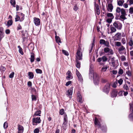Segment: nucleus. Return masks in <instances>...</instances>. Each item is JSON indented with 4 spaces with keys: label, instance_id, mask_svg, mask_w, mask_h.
<instances>
[{
    "label": "nucleus",
    "instance_id": "79ce46f5",
    "mask_svg": "<svg viewBox=\"0 0 133 133\" xmlns=\"http://www.w3.org/2000/svg\"><path fill=\"white\" fill-rule=\"evenodd\" d=\"M121 9L119 7H117L116 9V12L117 13H119L121 11Z\"/></svg>",
    "mask_w": 133,
    "mask_h": 133
},
{
    "label": "nucleus",
    "instance_id": "c85d7f7f",
    "mask_svg": "<svg viewBox=\"0 0 133 133\" xmlns=\"http://www.w3.org/2000/svg\"><path fill=\"white\" fill-rule=\"evenodd\" d=\"M128 44L130 46H132L133 45V41L131 38H130L128 42Z\"/></svg>",
    "mask_w": 133,
    "mask_h": 133
},
{
    "label": "nucleus",
    "instance_id": "0eeeda50",
    "mask_svg": "<svg viewBox=\"0 0 133 133\" xmlns=\"http://www.w3.org/2000/svg\"><path fill=\"white\" fill-rule=\"evenodd\" d=\"M41 121V120L39 117L33 118L32 119L33 125H36L37 123H40Z\"/></svg>",
    "mask_w": 133,
    "mask_h": 133
},
{
    "label": "nucleus",
    "instance_id": "e2e57ef3",
    "mask_svg": "<svg viewBox=\"0 0 133 133\" xmlns=\"http://www.w3.org/2000/svg\"><path fill=\"white\" fill-rule=\"evenodd\" d=\"M71 83V81H69L67 82L66 83L65 85L66 86H68L70 85Z\"/></svg>",
    "mask_w": 133,
    "mask_h": 133
},
{
    "label": "nucleus",
    "instance_id": "09e8293b",
    "mask_svg": "<svg viewBox=\"0 0 133 133\" xmlns=\"http://www.w3.org/2000/svg\"><path fill=\"white\" fill-rule=\"evenodd\" d=\"M121 42L123 45L125 44L126 43V41L124 38H123L122 39Z\"/></svg>",
    "mask_w": 133,
    "mask_h": 133
},
{
    "label": "nucleus",
    "instance_id": "4468645a",
    "mask_svg": "<svg viewBox=\"0 0 133 133\" xmlns=\"http://www.w3.org/2000/svg\"><path fill=\"white\" fill-rule=\"evenodd\" d=\"M18 132L17 133H23L24 131L23 127L19 124L18 125Z\"/></svg>",
    "mask_w": 133,
    "mask_h": 133
},
{
    "label": "nucleus",
    "instance_id": "6e6d98bb",
    "mask_svg": "<svg viewBox=\"0 0 133 133\" xmlns=\"http://www.w3.org/2000/svg\"><path fill=\"white\" fill-rule=\"evenodd\" d=\"M78 9V7L77 6V5H75L73 8V9L74 10L76 11H77Z\"/></svg>",
    "mask_w": 133,
    "mask_h": 133
},
{
    "label": "nucleus",
    "instance_id": "49530a36",
    "mask_svg": "<svg viewBox=\"0 0 133 133\" xmlns=\"http://www.w3.org/2000/svg\"><path fill=\"white\" fill-rule=\"evenodd\" d=\"M124 89L126 90H129V88L127 84H125L124 85L123 87Z\"/></svg>",
    "mask_w": 133,
    "mask_h": 133
},
{
    "label": "nucleus",
    "instance_id": "e433bc0d",
    "mask_svg": "<svg viewBox=\"0 0 133 133\" xmlns=\"http://www.w3.org/2000/svg\"><path fill=\"white\" fill-rule=\"evenodd\" d=\"M32 101H36L37 100V97L35 95H31Z\"/></svg>",
    "mask_w": 133,
    "mask_h": 133
},
{
    "label": "nucleus",
    "instance_id": "5fc2aeb1",
    "mask_svg": "<svg viewBox=\"0 0 133 133\" xmlns=\"http://www.w3.org/2000/svg\"><path fill=\"white\" fill-rule=\"evenodd\" d=\"M126 15H121L120 16V17L123 19V20H125V19H127V18H126V17H125V16H126Z\"/></svg>",
    "mask_w": 133,
    "mask_h": 133
},
{
    "label": "nucleus",
    "instance_id": "8fccbe9b",
    "mask_svg": "<svg viewBox=\"0 0 133 133\" xmlns=\"http://www.w3.org/2000/svg\"><path fill=\"white\" fill-rule=\"evenodd\" d=\"M129 10V13L131 14H133V7L130 8Z\"/></svg>",
    "mask_w": 133,
    "mask_h": 133
},
{
    "label": "nucleus",
    "instance_id": "603ef678",
    "mask_svg": "<svg viewBox=\"0 0 133 133\" xmlns=\"http://www.w3.org/2000/svg\"><path fill=\"white\" fill-rule=\"evenodd\" d=\"M123 70L122 69H119L118 72V73L120 75H122L123 74Z\"/></svg>",
    "mask_w": 133,
    "mask_h": 133
},
{
    "label": "nucleus",
    "instance_id": "774afa93",
    "mask_svg": "<svg viewBox=\"0 0 133 133\" xmlns=\"http://www.w3.org/2000/svg\"><path fill=\"white\" fill-rule=\"evenodd\" d=\"M28 85L29 87H31L32 86V83L30 81H29L28 82Z\"/></svg>",
    "mask_w": 133,
    "mask_h": 133
},
{
    "label": "nucleus",
    "instance_id": "4be33fe9",
    "mask_svg": "<svg viewBox=\"0 0 133 133\" xmlns=\"http://www.w3.org/2000/svg\"><path fill=\"white\" fill-rule=\"evenodd\" d=\"M41 113V111L40 110H37L36 111L34 115V116H40V114Z\"/></svg>",
    "mask_w": 133,
    "mask_h": 133
},
{
    "label": "nucleus",
    "instance_id": "0e129e2a",
    "mask_svg": "<svg viewBox=\"0 0 133 133\" xmlns=\"http://www.w3.org/2000/svg\"><path fill=\"white\" fill-rule=\"evenodd\" d=\"M22 29V27L19 24H18L17 27V30H21Z\"/></svg>",
    "mask_w": 133,
    "mask_h": 133
},
{
    "label": "nucleus",
    "instance_id": "b1692460",
    "mask_svg": "<svg viewBox=\"0 0 133 133\" xmlns=\"http://www.w3.org/2000/svg\"><path fill=\"white\" fill-rule=\"evenodd\" d=\"M19 15L20 16V17H21L20 21V22L22 21L24 19V15L21 13H19Z\"/></svg>",
    "mask_w": 133,
    "mask_h": 133
},
{
    "label": "nucleus",
    "instance_id": "dca6fc26",
    "mask_svg": "<svg viewBox=\"0 0 133 133\" xmlns=\"http://www.w3.org/2000/svg\"><path fill=\"white\" fill-rule=\"evenodd\" d=\"M73 91L72 88H70L67 91L66 95L69 96L70 98H71V96L72 95Z\"/></svg>",
    "mask_w": 133,
    "mask_h": 133
},
{
    "label": "nucleus",
    "instance_id": "9b49d317",
    "mask_svg": "<svg viewBox=\"0 0 133 133\" xmlns=\"http://www.w3.org/2000/svg\"><path fill=\"white\" fill-rule=\"evenodd\" d=\"M34 23L37 26H39L40 24V20L37 18L35 17L34 18Z\"/></svg>",
    "mask_w": 133,
    "mask_h": 133
},
{
    "label": "nucleus",
    "instance_id": "2f4dec72",
    "mask_svg": "<svg viewBox=\"0 0 133 133\" xmlns=\"http://www.w3.org/2000/svg\"><path fill=\"white\" fill-rule=\"evenodd\" d=\"M77 75L79 79V80L81 82L83 81V78L82 76L80 73L77 74Z\"/></svg>",
    "mask_w": 133,
    "mask_h": 133
},
{
    "label": "nucleus",
    "instance_id": "7ed1b4c3",
    "mask_svg": "<svg viewBox=\"0 0 133 133\" xmlns=\"http://www.w3.org/2000/svg\"><path fill=\"white\" fill-rule=\"evenodd\" d=\"M113 26L118 30H121L122 28V24L118 21H115L113 23Z\"/></svg>",
    "mask_w": 133,
    "mask_h": 133
},
{
    "label": "nucleus",
    "instance_id": "ddd939ff",
    "mask_svg": "<svg viewBox=\"0 0 133 133\" xmlns=\"http://www.w3.org/2000/svg\"><path fill=\"white\" fill-rule=\"evenodd\" d=\"M66 75H68L66 77V79L69 80L72 78L73 77L72 76V74L70 71L69 70L66 73Z\"/></svg>",
    "mask_w": 133,
    "mask_h": 133
},
{
    "label": "nucleus",
    "instance_id": "a19ab883",
    "mask_svg": "<svg viewBox=\"0 0 133 133\" xmlns=\"http://www.w3.org/2000/svg\"><path fill=\"white\" fill-rule=\"evenodd\" d=\"M62 52L63 54H64L65 55L68 56L69 55V53L66 50H62Z\"/></svg>",
    "mask_w": 133,
    "mask_h": 133
},
{
    "label": "nucleus",
    "instance_id": "393cba45",
    "mask_svg": "<svg viewBox=\"0 0 133 133\" xmlns=\"http://www.w3.org/2000/svg\"><path fill=\"white\" fill-rule=\"evenodd\" d=\"M28 76H29V79H31L33 78L34 75L32 72H29L28 73Z\"/></svg>",
    "mask_w": 133,
    "mask_h": 133
},
{
    "label": "nucleus",
    "instance_id": "f704fd0d",
    "mask_svg": "<svg viewBox=\"0 0 133 133\" xmlns=\"http://www.w3.org/2000/svg\"><path fill=\"white\" fill-rule=\"evenodd\" d=\"M10 3L13 7H15L16 3L15 0H10Z\"/></svg>",
    "mask_w": 133,
    "mask_h": 133
},
{
    "label": "nucleus",
    "instance_id": "412c9836",
    "mask_svg": "<svg viewBox=\"0 0 133 133\" xmlns=\"http://www.w3.org/2000/svg\"><path fill=\"white\" fill-rule=\"evenodd\" d=\"M55 38L56 42L58 43L59 45H60L59 43H61L60 37L59 36L56 35L55 36Z\"/></svg>",
    "mask_w": 133,
    "mask_h": 133
},
{
    "label": "nucleus",
    "instance_id": "a878e982",
    "mask_svg": "<svg viewBox=\"0 0 133 133\" xmlns=\"http://www.w3.org/2000/svg\"><path fill=\"white\" fill-rule=\"evenodd\" d=\"M77 99L78 101L81 103L82 102V99L81 96L79 94H77Z\"/></svg>",
    "mask_w": 133,
    "mask_h": 133
},
{
    "label": "nucleus",
    "instance_id": "de8ad7c7",
    "mask_svg": "<svg viewBox=\"0 0 133 133\" xmlns=\"http://www.w3.org/2000/svg\"><path fill=\"white\" fill-rule=\"evenodd\" d=\"M130 111L133 112V104L130 103L129 104Z\"/></svg>",
    "mask_w": 133,
    "mask_h": 133
},
{
    "label": "nucleus",
    "instance_id": "3c124183",
    "mask_svg": "<svg viewBox=\"0 0 133 133\" xmlns=\"http://www.w3.org/2000/svg\"><path fill=\"white\" fill-rule=\"evenodd\" d=\"M15 73L14 72H12L9 75V77L10 78H12L14 77Z\"/></svg>",
    "mask_w": 133,
    "mask_h": 133
},
{
    "label": "nucleus",
    "instance_id": "5701e85b",
    "mask_svg": "<svg viewBox=\"0 0 133 133\" xmlns=\"http://www.w3.org/2000/svg\"><path fill=\"white\" fill-rule=\"evenodd\" d=\"M117 2L118 5L119 6H122L124 2V1L123 0H117Z\"/></svg>",
    "mask_w": 133,
    "mask_h": 133
},
{
    "label": "nucleus",
    "instance_id": "1a4fd4ad",
    "mask_svg": "<svg viewBox=\"0 0 133 133\" xmlns=\"http://www.w3.org/2000/svg\"><path fill=\"white\" fill-rule=\"evenodd\" d=\"M121 33L118 32L115 35V38L114 39L115 41H119L121 38Z\"/></svg>",
    "mask_w": 133,
    "mask_h": 133
},
{
    "label": "nucleus",
    "instance_id": "7c9ffc66",
    "mask_svg": "<svg viewBox=\"0 0 133 133\" xmlns=\"http://www.w3.org/2000/svg\"><path fill=\"white\" fill-rule=\"evenodd\" d=\"M115 46L118 47H120L122 45L121 43L119 42H115Z\"/></svg>",
    "mask_w": 133,
    "mask_h": 133
},
{
    "label": "nucleus",
    "instance_id": "a18cd8bd",
    "mask_svg": "<svg viewBox=\"0 0 133 133\" xmlns=\"http://www.w3.org/2000/svg\"><path fill=\"white\" fill-rule=\"evenodd\" d=\"M20 20V16H18L17 15H16L15 18V21L17 22Z\"/></svg>",
    "mask_w": 133,
    "mask_h": 133
},
{
    "label": "nucleus",
    "instance_id": "4c0bfd02",
    "mask_svg": "<svg viewBox=\"0 0 133 133\" xmlns=\"http://www.w3.org/2000/svg\"><path fill=\"white\" fill-rule=\"evenodd\" d=\"M107 16L108 17H110V18L113 19L114 18L113 14L111 13H108L107 14Z\"/></svg>",
    "mask_w": 133,
    "mask_h": 133
},
{
    "label": "nucleus",
    "instance_id": "f257e3e1",
    "mask_svg": "<svg viewBox=\"0 0 133 133\" xmlns=\"http://www.w3.org/2000/svg\"><path fill=\"white\" fill-rule=\"evenodd\" d=\"M90 70L89 76L91 77L93 76V81L95 84L96 85H97L99 83V77L98 76L97 73H93V71H91L90 68Z\"/></svg>",
    "mask_w": 133,
    "mask_h": 133
},
{
    "label": "nucleus",
    "instance_id": "423d86ee",
    "mask_svg": "<svg viewBox=\"0 0 133 133\" xmlns=\"http://www.w3.org/2000/svg\"><path fill=\"white\" fill-rule=\"evenodd\" d=\"M68 122V118L66 115H65L64 119V122L62 124V127L65 130L66 129L67 124Z\"/></svg>",
    "mask_w": 133,
    "mask_h": 133
},
{
    "label": "nucleus",
    "instance_id": "9d476101",
    "mask_svg": "<svg viewBox=\"0 0 133 133\" xmlns=\"http://www.w3.org/2000/svg\"><path fill=\"white\" fill-rule=\"evenodd\" d=\"M117 50L119 53L121 54H123V51H126V49L125 48L123 45L118 48ZM126 53V51H125V53Z\"/></svg>",
    "mask_w": 133,
    "mask_h": 133
},
{
    "label": "nucleus",
    "instance_id": "473e14b6",
    "mask_svg": "<svg viewBox=\"0 0 133 133\" xmlns=\"http://www.w3.org/2000/svg\"><path fill=\"white\" fill-rule=\"evenodd\" d=\"M12 21L11 20H9L8 21L7 23V25L8 27L12 25Z\"/></svg>",
    "mask_w": 133,
    "mask_h": 133
},
{
    "label": "nucleus",
    "instance_id": "6ab92c4d",
    "mask_svg": "<svg viewBox=\"0 0 133 133\" xmlns=\"http://www.w3.org/2000/svg\"><path fill=\"white\" fill-rule=\"evenodd\" d=\"M95 124L99 128L101 127V124L96 118L95 119Z\"/></svg>",
    "mask_w": 133,
    "mask_h": 133
},
{
    "label": "nucleus",
    "instance_id": "f8f14e48",
    "mask_svg": "<svg viewBox=\"0 0 133 133\" xmlns=\"http://www.w3.org/2000/svg\"><path fill=\"white\" fill-rule=\"evenodd\" d=\"M118 91L116 89L112 91L111 96L112 98L116 97L117 96Z\"/></svg>",
    "mask_w": 133,
    "mask_h": 133
},
{
    "label": "nucleus",
    "instance_id": "4d7b16f0",
    "mask_svg": "<svg viewBox=\"0 0 133 133\" xmlns=\"http://www.w3.org/2000/svg\"><path fill=\"white\" fill-rule=\"evenodd\" d=\"M112 18H108L106 20L107 22L109 23H111L112 21Z\"/></svg>",
    "mask_w": 133,
    "mask_h": 133
},
{
    "label": "nucleus",
    "instance_id": "6e6552de",
    "mask_svg": "<svg viewBox=\"0 0 133 133\" xmlns=\"http://www.w3.org/2000/svg\"><path fill=\"white\" fill-rule=\"evenodd\" d=\"M99 43L101 45H104L107 47H109L110 46L109 42L107 41H105L103 39H101L100 40Z\"/></svg>",
    "mask_w": 133,
    "mask_h": 133
},
{
    "label": "nucleus",
    "instance_id": "a211bd4d",
    "mask_svg": "<svg viewBox=\"0 0 133 133\" xmlns=\"http://www.w3.org/2000/svg\"><path fill=\"white\" fill-rule=\"evenodd\" d=\"M95 11H96V14L97 15H99L100 13V11L99 5L97 4H95Z\"/></svg>",
    "mask_w": 133,
    "mask_h": 133
},
{
    "label": "nucleus",
    "instance_id": "c9c22d12",
    "mask_svg": "<svg viewBox=\"0 0 133 133\" xmlns=\"http://www.w3.org/2000/svg\"><path fill=\"white\" fill-rule=\"evenodd\" d=\"M121 15H126V12L125 10L123 9H121Z\"/></svg>",
    "mask_w": 133,
    "mask_h": 133
},
{
    "label": "nucleus",
    "instance_id": "ea45409f",
    "mask_svg": "<svg viewBox=\"0 0 133 133\" xmlns=\"http://www.w3.org/2000/svg\"><path fill=\"white\" fill-rule=\"evenodd\" d=\"M36 71L37 74H41L42 73V70L38 69H37L36 70Z\"/></svg>",
    "mask_w": 133,
    "mask_h": 133
},
{
    "label": "nucleus",
    "instance_id": "bb28decb",
    "mask_svg": "<svg viewBox=\"0 0 133 133\" xmlns=\"http://www.w3.org/2000/svg\"><path fill=\"white\" fill-rule=\"evenodd\" d=\"M108 67L107 65H104L101 69V71L102 72H105L108 69Z\"/></svg>",
    "mask_w": 133,
    "mask_h": 133
},
{
    "label": "nucleus",
    "instance_id": "c03bdc74",
    "mask_svg": "<svg viewBox=\"0 0 133 133\" xmlns=\"http://www.w3.org/2000/svg\"><path fill=\"white\" fill-rule=\"evenodd\" d=\"M123 80L122 78H120L119 80H118V82L119 84V85H122V84Z\"/></svg>",
    "mask_w": 133,
    "mask_h": 133
},
{
    "label": "nucleus",
    "instance_id": "20e7f679",
    "mask_svg": "<svg viewBox=\"0 0 133 133\" xmlns=\"http://www.w3.org/2000/svg\"><path fill=\"white\" fill-rule=\"evenodd\" d=\"M104 52L107 53V54L108 55H112L114 54L113 50L111 48H110L108 47H105L104 49Z\"/></svg>",
    "mask_w": 133,
    "mask_h": 133
},
{
    "label": "nucleus",
    "instance_id": "72a5a7b5",
    "mask_svg": "<svg viewBox=\"0 0 133 133\" xmlns=\"http://www.w3.org/2000/svg\"><path fill=\"white\" fill-rule=\"evenodd\" d=\"M133 112H132V113L130 114L129 115V117L131 121H132L133 120Z\"/></svg>",
    "mask_w": 133,
    "mask_h": 133
},
{
    "label": "nucleus",
    "instance_id": "338daca9",
    "mask_svg": "<svg viewBox=\"0 0 133 133\" xmlns=\"http://www.w3.org/2000/svg\"><path fill=\"white\" fill-rule=\"evenodd\" d=\"M126 73L129 76H130L131 75V72L129 71H128L126 72Z\"/></svg>",
    "mask_w": 133,
    "mask_h": 133
},
{
    "label": "nucleus",
    "instance_id": "052dcab7",
    "mask_svg": "<svg viewBox=\"0 0 133 133\" xmlns=\"http://www.w3.org/2000/svg\"><path fill=\"white\" fill-rule=\"evenodd\" d=\"M59 113L60 114L62 115L64 113V111L63 109H62L60 110Z\"/></svg>",
    "mask_w": 133,
    "mask_h": 133
},
{
    "label": "nucleus",
    "instance_id": "39448f33",
    "mask_svg": "<svg viewBox=\"0 0 133 133\" xmlns=\"http://www.w3.org/2000/svg\"><path fill=\"white\" fill-rule=\"evenodd\" d=\"M110 84L109 83H107L103 88V91L106 94L108 93L110 91Z\"/></svg>",
    "mask_w": 133,
    "mask_h": 133
},
{
    "label": "nucleus",
    "instance_id": "2eb2a0df",
    "mask_svg": "<svg viewBox=\"0 0 133 133\" xmlns=\"http://www.w3.org/2000/svg\"><path fill=\"white\" fill-rule=\"evenodd\" d=\"M4 33L3 32V27H0V41L2 38L4 37Z\"/></svg>",
    "mask_w": 133,
    "mask_h": 133
},
{
    "label": "nucleus",
    "instance_id": "680f3d73",
    "mask_svg": "<svg viewBox=\"0 0 133 133\" xmlns=\"http://www.w3.org/2000/svg\"><path fill=\"white\" fill-rule=\"evenodd\" d=\"M19 53L22 55H23L24 54L23 52V50L22 48L20 49H19Z\"/></svg>",
    "mask_w": 133,
    "mask_h": 133
},
{
    "label": "nucleus",
    "instance_id": "c756f323",
    "mask_svg": "<svg viewBox=\"0 0 133 133\" xmlns=\"http://www.w3.org/2000/svg\"><path fill=\"white\" fill-rule=\"evenodd\" d=\"M76 67L78 68H79L81 65L80 62L77 59L76 60Z\"/></svg>",
    "mask_w": 133,
    "mask_h": 133
},
{
    "label": "nucleus",
    "instance_id": "cd10ccee",
    "mask_svg": "<svg viewBox=\"0 0 133 133\" xmlns=\"http://www.w3.org/2000/svg\"><path fill=\"white\" fill-rule=\"evenodd\" d=\"M30 61L31 62H33L35 60L34 54L33 53H31V57L30 58Z\"/></svg>",
    "mask_w": 133,
    "mask_h": 133
},
{
    "label": "nucleus",
    "instance_id": "69168bd1",
    "mask_svg": "<svg viewBox=\"0 0 133 133\" xmlns=\"http://www.w3.org/2000/svg\"><path fill=\"white\" fill-rule=\"evenodd\" d=\"M130 54L131 56V59H133V50L130 51Z\"/></svg>",
    "mask_w": 133,
    "mask_h": 133
},
{
    "label": "nucleus",
    "instance_id": "f3484780",
    "mask_svg": "<svg viewBox=\"0 0 133 133\" xmlns=\"http://www.w3.org/2000/svg\"><path fill=\"white\" fill-rule=\"evenodd\" d=\"M113 8V6L111 4L109 3L108 4L107 9L108 10L109 12H112Z\"/></svg>",
    "mask_w": 133,
    "mask_h": 133
},
{
    "label": "nucleus",
    "instance_id": "aec40b11",
    "mask_svg": "<svg viewBox=\"0 0 133 133\" xmlns=\"http://www.w3.org/2000/svg\"><path fill=\"white\" fill-rule=\"evenodd\" d=\"M110 30L111 31L109 33L108 32V34H112L113 33L116 32L117 30L116 28L114 26H111L110 28Z\"/></svg>",
    "mask_w": 133,
    "mask_h": 133
},
{
    "label": "nucleus",
    "instance_id": "f03ea898",
    "mask_svg": "<svg viewBox=\"0 0 133 133\" xmlns=\"http://www.w3.org/2000/svg\"><path fill=\"white\" fill-rule=\"evenodd\" d=\"M81 48L79 46L78 48L76 55V60H82V52Z\"/></svg>",
    "mask_w": 133,
    "mask_h": 133
},
{
    "label": "nucleus",
    "instance_id": "37998d69",
    "mask_svg": "<svg viewBox=\"0 0 133 133\" xmlns=\"http://www.w3.org/2000/svg\"><path fill=\"white\" fill-rule=\"evenodd\" d=\"M8 126V124L6 122H5L3 124V127L4 129H5Z\"/></svg>",
    "mask_w": 133,
    "mask_h": 133
},
{
    "label": "nucleus",
    "instance_id": "bf43d9fd",
    "mask_svg": "<svg viewBox=\"0 0 133 133\" xmlns=\"http://www.w3.org/2000/svg\"><path fill=\"white\" fill-rule=\"evenodd\" d=\"M111 63L114 67L115 66V61L113 59L111 60Z\"/></svg>",
    "mask_w": 133,
    "mask_h": 133
},
{
    "label": "nucleus",
    "instance_id": "13d9d810",
    "mask_svg": "<svg viewBox=\"0 0 133 133\" xmlns=\"http://www.w3.org/2000/svg\"><path fill=\"white\" fill-rule=\"evenodd\" d=\"M123 91H120L118 93V95L119 96H123L122 94Z\"/></svg>",
    "mask_w": 133,
    "mask_h": 133
},
{
    "label": "nucleus",
    "instance_id": "58836bf2",
    "mask_svg": "<svg viewBox=\"0 0 133 133\" xmlns=\"http://www.w3.org/2000/svg\"><path fill=\"white\" fill-rule=\"evenodd\" d=\"M102 58V61L103 62H105L108 59V58L105 56H103Z\"/></svg>",
    "mask_w": 133,
    "mask_h": 133
},
{
    "label": "nucleus",
    "instance_id": "864d4df0",
    "mask_svg": "<svg viewBox=\"0 0 133 133\" xmlns=\"http://www.w3.org/2000/svg\"><path fill=\"white\" fill-rule=\"evenodd\" d=\"M39 129L38 128H37L34 129V133H39Z\"/></svg>",
    "mask_w": 133,
    "mask_h": 133
}]
</instances>
